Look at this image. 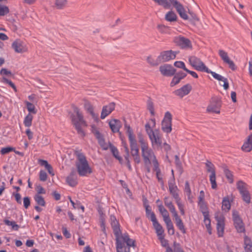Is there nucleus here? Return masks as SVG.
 <instances>
[{"instance_id":"nucleus-41","label":"nucleus","mask_w":252,"mask_h":252,"mask_svg":"<svg viewBox=\"0 0 252 252\" xmlns=\"http://www.w3.org/2000/svg\"><path fill=\"white\" fill-rule=\"evenodd\" d=\"M175 202L178 206V208L181 213V214L183 216L185 214V206L182 202L181 199L180 198L175 200Z\"/></svg>"},{"instance_id":"nucleus-28","label":"nucleus","mask_w":252,"mask_h":252,"mask_svg":"<svg viewBox=\"0 0 252 252\" xmlns=\"http://www.w3.org/2000/svg\"><path fill=\"white\" fill-rule=\"evenodd\" d=\"M184 192L188 197V199L190 203L193 202V196L192 194L189 184L188 181L185 182Z\"/></svg>"},{"instance_id":"nucleus-56","label":"nucleus","mask_w":252,"mask_h":252,"mask_svg":"<svg viewBox=\"0 0 252 252\" xmlns=\"http://www.w3.org/2000/svg\"><path fill=\"white\" fill-rule=\"evenodd\" d=\"M139 142L140 144L141 150L149 146L148 143L142 136L139 137Z\"/></svg>"},{"instance_id":"nucleus-31","label":"nucleus","mask_w":252,"mask_h":252,"mask_svg":"<svg viewBox=\"0 0 252 252\" xmlns=\"http://www.w3.org/2000/svg\"><path fill=\"white\" fill-rule=\"evenodd\" d=\"M158 5L163 6L164 8L169 9L171 8L172 4L171 0H153Z\"/></svg>"},{"instance_id":"nucleus-7","label":"nucleus","mask_w":252,"mask_h":252,"mask_svg":"<svg viewBox=\"0 0 252 252\" xmlns=\"http://www.w3.org/2000/svg\"><path fill=\"white\" fill-rule=\"evenodd\" d=\"M162 130L167 133H170L172 130V115L167 111L165 113L161 123Z\"/></svg>"},{"instance_id":"nucleus-2","label":"nucleus","mask_w":252,"mask_h":252,"mask_svg":"<svg viewBox=\"0 0 252 252\" xmlns=\"http://www.w3.org/2000/svg\"><path fill=\"white\" fill-rule=\"evenodd\" d=\"M76 166L77 172L80 176H87L92 173V170L85 156L82 153L77 154Z\"/></svg>"},{"instance_id":"nucleus-9","label":"nucleus","mask_w":252,"mask_h":252,"mask_svg":"<svg viewBox=\"0 0 252 252\" xmlns=\"http://www.w3.org/2000/svg\"><path fill=\"white\" fill-rule=\"evenodd\" d=\"M177 53V52L172 50L164 51L160 53L157 60L159 62H168L174 59Z\"/></svg>"},{"instance_id":"nucleus-6","label":"nucleus","mask_w":252,"mask_h":252,"mask_svg":"<svg viewBox=\"0 0 252 252\" xmlns=\"http://www.w3.org/2000/svg\"><path fill=\"white\" fill-rule=\"evenodd\" d=\"M189 61L190 64L198 71L205 72L208 68L200 59L195 56L189 57Z\"/></svg>"},{"instance_id":"nucleus-30","label":"nucleus","mask_w":252,"mask_h":252,"mask_svg":"<svg viewBox=\"0 0 252 252\" xmlns=\"http://www.w3.org/2000/svg\"><path fill=\"white\" fill-rule=\"evenodd\" d=\"M84 107L86 110H87L92 116L94 119H97V115L95 114L94 112V109L91 104L88 102L86 101L84 103Z\"/></svg>"},{"instance_id":"nucleus-57","label":"nucleus","mask_w":252,"mask_h":252,"mask_svg":"<svg viewBox=\"0 0 252 252\" xmlns=\"http://www.w3.org/2000/svg\"><path fill=\"white\" fill-rule=\"evenodd\" d=\"M174 65L177 67L183 69L185 71L187 70L185 63L182 61H176L174 63Z\"/></svg>"},{"instance_id":"nucleus-18","label":"nucleus","mask_w":252,"mask_h":252,"mask_svg":"<svg viewBox=\"0 0 252 252\" xmlns=\"http://www.w3.org/2000/svg\"><path fill=\"white\" fill-rule=\"evenodd\" d=\"M192 89L191 86L189 84H186L183 86L182 88L178 89L174 92V94L180 97H183L184 96L188 94Z\"/></svg>"},{"instance_id":"nucleus-55","label":"nucleus","mask_w":252,"mask_h":252,"mask_svg":"<svg viewBox=\"0 0 252 252\" xmlns=\"http://www.w3.org/2000/svg\"><path fill=\"white\" fill-rule=\"evenodd\" d=\"M39 179L41 181L44 182L47 179V174L44 170H41L39 173Z\"/></svg>"},{"instance_id":"nucleus-20","label":"nucleus","mask_w":252,"mask_h":252,"mask_svg":"<svg viewBox=\"0 0 252 252\" xmlns=\"http://www.w3.org/2000/svg\"><path fill=\"white\" fill-rule=\"evenodd\" d=\"M115 104L114 102H111L108 105L104 106L102 107V111L101 113V119H104L115 109Z\"/></svg>"},{"instance_id":"nucleus-19","label":"nucleus","mask_w":252,"mask_h":252,"mask_svg":"<svg viewBox=\"0 0 252 252\" xmlns=\"http://www.w3.org/2000/svg\"><path fill=\"white\" fill-rule=\"evenodd\" d=\"M159 70L162 75L167 76H172L176 72V70L172 65L167 64L160 66Z\"/></svg>"},{"instance_id":"nucleus-1","label":"nucleus","mask_w":252,"mask_h":252,"mask_svg":"<svg viewBox=\"0 0 252 252\" xmlns=\"http://www.w3.org/2000/svg\"><path fill=\"white\" fill-rule=\"evenodd\" d=\"M125 128L127 133L131 149V155L136 163H139L141 159L139 155V149L138 148L136 140L133 134V131L129 126L126 125Z\"/></svg>"},{"instance_id":"nucleus-17","label":"nucleus","mask_w":252,"mask_h":252,"mask_svg":"<svg viewBox=\"0 0 252 252\" xmlns=\"http://www.w3.org/2000/svg\"><path fill=\"white\" fill-rule=\"evenodd\" d=\"M151 221L153 222V225L156 230V233L158 236V238L164 236V230L163 227L158 221L155 214H152Z\"/></svg>"},{"instance_id":"nucleus-38","label":"nucleus","mask_w":252,"mask_h":252,"mask_svg":"<svg viewBox=\"0 0 252 252\" xmlns=\"http://www.w3.org/2000/svg\"><path fill=\"white\" fill-rule=\"evenodd\" d=\"M230 207L231 204L228 198H224L222 201V210L225 212H227L230 210Z\"/></svg>"},{"instance_id":"nucleus-3","label":"nucleus","mask_w":252,"mask_h":252,"mask_svg":"<svg viewBox=\"0 0 252 252\" xmlns=\"http://www.w3.org/2000/svg\"><path fill=\"white\" fill-rule=\"evenodd\" d=\"M141 155L145 165H149L152 162L154 165L158 163L154 151L149 146L141 150Z\"/></svg>"},{"instance_id":"nucleus-54","label":"nucleus","mask_w":252,"mask_h":252,"mask_svg":"<svg viewBox=\"0 0 252 252\" xmlns=\"http://www.w3.org/2000/svg\"><path fill=\"white\" fill-rule=\"evenodd\" d=\"M2 82L4 83L8 84L11 87L13 88L15 92L17 91L16 86L10 80H8L5 77H3Z\"/></svg>"},{"instance_id":"nucleus-40","label":"nucleus","mask_w":252,"mask_h":252,"mask_svg":"<svg viewBox=\"0 0 252 252\" xmlns=\"http://www.w3.org/2000/svg\"><path fill=\"white\" fill-rule=\"evenodd\" d=\"M109 148L110 149L111 152H112L114 157L118 159L120 162H121L122 158L119 156V152L117 148L111 144Z\"/></svg>"},{"instance_id":"nucleus-47","label":"nucleus","mask_w":252,"mask_h":252,"mask_svg":"<svg viewBox=\"0 0 252 252\" xmlns=\"http://www.w3.org/2000/svg\"><path fill=\"white\" fill-rule=\"evenodd\" d=\"M25 103L27 106L28 111L30 113L36 114V111H35V107L33 104L27 101H26Z\"/></svg>"},{"instance_id":"nucleus-33","label":"nucleus","mask_w":252,"mask_h":252,"mask_svg":"<svg viewBox=\"0 0 252 252\" xmlns=\"http://www.w3.org/2000/svg\"><path fill=\"white\" fill-rule=\"evenodd\" d=\"M165 19L168 22H175L177 20V16L174 12L173 11H170L166 14Z\"/></svg>"},{"instance_id":"nucleus-16","label":"nucleus","mask_w":252,"mask_h":252,"mask_svg":"<svg viewBox=\"0 0 252 252\" xmlns=\"http://www.w3.org/2000/svg\"><path fill=\"white\" fill-rule=\"evenodd\" d=\"M219 55L223 62L227 63L232 70H234L235 69V65L234 62L229 59L227 53L225 51L219 50Z\"/></svg>"},{"instance_id":"nucleus-5","label":"nucleus","mask_w":252,"mask_h":252,"mask_svg":"<svg viewBox=\"0 0 252 252\" xmlns=\"http://www.w3.org/2000/svg\"><path fill=\"white\" fill-rule=\"evenodd\" d=\"M116 246H119V244H121L123 248L127 247L129 248L130 247L134 246V241L130 239L126 233L120 234L116 238Z\"/></svg>"},{"instance_id":"nucleus-58","label":"nucleus","mask_w":252,"mask_h":252,"mask_svg":"<svg viewBox=\"0 0 252 252\" xmlns=\"http://www.w3.org/2000/svg\"><path fill=\"white\" fill-rule=\"evenodd\" d=\"M158 238L160 240L161 245L162 247H165L166 249H167L168 247H170L168 246V241L164 239V236L158 237Z\"/></svg>"},{"instance_id":"nucleus-15","label":"nucleus","mask_w":252,"mask_h":252,"mask_svg":"<svg viewBox=\"0 0 252 252\" xmlns=\"http://www.w3.org/2000/svg\"><path fill=\"white\" fill-rule=\"evenodd\" d=\"M174 42L182 48H189L191 46L189 40L183 36L175 37L174 39Z\"/></svg>"},{"instance_id":"nucleus-49","label":"nucleus","mask_w":252,"mask_h":252,"mask_svg":"<svg viewBox=\"0 0 252 252\" xmlns=\"http://www.w3.org/2000/svg\"><path fill=\"white\" fill-rule=\"evenodd\" d=\"M205 72L208 73H210L213 76V77L216 79L221 81L222 79H223V76L216 73L215 72L212 71L211 70L209 69L208 68L206 69Z\"/></svg>"},{"instance_id":"nucleus-48","label":"nucleus","mask_w":252,"mask_h":252,"mask_svg":"<svg viewBox=\"0 0 252 252\" xmlns=\"http://www.w3.org/2000/svg\"><path fill=\"white\" fill-rule=\"evenodd\" d=\"M9 12V10L7 6L0 4V16L6 15Z\"/></svg>"},{"instance_id":"nucleus-12","label":"nucleus","mask_w":252,"mask_h":252,"mask_svg":"<svg viewBox=\"0 0 252 252\" xmlns=\"http://www.w3.org/2000/svg\"><path fill=\"white\" fill-rule=\"evenodd\" d=\"M207 170L211 173L210 175V181L211 183L212 188L215 189L217 188V183L216 182V173L215 166L214 164L210 161H207L206 163Z\"/></svg>"},{"instance_id":"nucleus-4","label":"nucleus","mask_w":252,"mask_h":252,"mask_svg":"<svg viewBox=\"0 0 252 252\" xmlns=\"http://www.w3.org/2000/svg\"><path fill=\"white\" fill-rule=\"evenodd\" d=\"M74 112L76 114V116H72V123L78 133L83 136L84 133L81 126V124L84 123L83 116L77 107L74 108Z\"/></svg>"},{"instance_id":"nucleus-27","label":"nucleus","mask_w":252,"mask_h":252,"mask_svg":"<svg viewBox=\"0 0 252 252\" xmlns=\"http://www.w3.org/2000/svg\"><path fill=\"white\" fill-rule=\"evenodd\" d=\"M164 203L165 205L168 208L169 210L172 213V215L177 213L174 205L168 197H165L164 198Z\"/></svg>"},{"instance_id":"nucleus-21","label":"nucleus","mask_w":252,"mask_h":252,"mask_svg":"<svg viewBox=\"0 0 252 252\" xmlns=\"http://www.w3.org/2000/svg\"><path fill=\"white\" fill-rule=\"evenodd\" d=\"M110 223L113 229L114 233L116 238L118 236L121 234V232L120 229V224L115 216H110Z\"/></svg>"},{"instance_id":"nucleus-43","label":"nucleus","mask_w":252,"mask_h":252,"mask_svg":"<svg viewBox=\"0 0 252 252\" xmlns=\"http://www.w3.org/2000/svg\"><path fill=\"white\" fill-rule=\"evenodd\" d=\"M204 222L208 233L211 234L212 232L211 228V220L209 218V215H207L206 217H204Z\"/></svg>"},{"instance_id":"nucleus-35","label":"nucleus","mask_w":252,"mask_h":252,"mask_svg":"<svg viewBox=\"0 0 252 252\" xmlns=\"http://www.w3.org/2000/svg\"><path fill=\"white\" fill-rule=\"evenodd\" d=\"M164 221L166 224L168 234L171 235H174L175 231L174 226L171 219H169Z\"/></svg>"},{"instance_id":"nucleus-25","label":"nucleus","mask_w":252,"mask_h":252,"mask_svg":"<svg viewBox=\"0 0 252 252\" xmlns=\"http://www.w3.org/2000/svg\"><path fill=\"white\" fill-rule=\"evenodd\" d=\"M173 216L175 219L176 226L178 227L179 229L182 232V233H186V231L184 225L183 224L182 220L179 216L178 213L173 215Z\"/></svg>"},{"instance_id":"nucleus-36","label":"nucleus","mask_w":252,"mask_h":252,"mask_svg":"<svg viewBox=\"0 0 252 252\" xmlns=\"http://www.w3.org/2000/svg\"><path fill=\"white\" fill-rule=\"evenodd\" d=\"M198 206L204 217L209 215L207 206L205 202H198Z\"/></svg>"},{"instance_id":"nucleus-10","label":"nucleus","mask_w":252,"mask_h":252,"mask_svg":"<svg viewBox=\"0 0 252 252\" xmlns=\"http://www.w3.org/2000/svg\"><path fill=\"white\" fill-rule=\"evenodd\" d=\"M233 220L235 227L238 232L241 233L245 231V226L243 220L240 217L238 212L233 211L232 214Z\"/></svg>"},{"instance_id":"nucleus-45","label":"nucleus","mask_w":252,"mask_h":252,"mask_svg":"<svg viewBox=\"0 0 252 252\" xmlns=\"http://www.w3.org/2000/svg\"><path fill=\"white\" fill-rule=\"evenodd\" d=\"M32 116L30 113L28 114L24 120V124L25 126L27 127L31 126L32 124Z\"/></svg>"},{"instance_id":"nucleus-29","label":"nucleus","mask_w":252,"mask_h":252,"mask_svg":"<svg viewBox=\"0 0 252 252\" xmlns=\"http://www.w3.org/2000/svg\"><path fill=\"white\" fill-rule=\"evenodd\" d=\"M67 183L71 187H74L77 184V177L75 173L72 172L66 178Z\"/></svg>"},{"instance_id":"nucleus-34","label":"nucleus","mask_w":252,"mask_h":252,"mask_svg":"<svg viewBox=\"0 0 252 252\" xmlns=\"http://www.w3.org/2000/svg\"><path fill=\"white\" fill-rule=\"evenodd\" d=\"M98 143L102 148V149L104 150H106L109 149V147L111 145V144L110 142H108V143L105 142V140L102 135L101 136L99 137V138H97Z\"/></svg>"},{"instance_id":"nucleus-8","label":"nucleus","mask_w":252,"mask_h":252,"mask_svg":"<svg viewBox=\"0 0 252 252\" xmlns=\"http://www.w3.org/2000/svg\"><path fill=\"white\" fill-rule=\"evenodd\" d=\"M215 219L217 222V228L218 234L219 237L223 235L224 228V217L220 212H217L215 214Z\"/></svg>"},{"instance_id":"nucleus-63","label":"nucleus","mask_w":252,"mask_h":252,"mask_svg":"<svg viewBox=\"0 0 252 252\" xmlns=\"http://www.w3.org/2000/svg\"><path fill=\"white\" fill-rule=\"evenodd\" d=\"M168 186L169 191L173 189H177V187L175 185L174 179L169 181Z\"/></svg>"},{"instance_id":"nucleus-50","label":"nucleus","mask_w":252,"mask_h":252,"mask_svg":"<svg viewBox=\"0 0 252 252\" xmlns=\"http://www.w3.org/2000/svg\"><path fill=\"white\" fill-rule=\"evenodd\" d=\"M154 169L156 172L157 177L158 180L163 183L160 170L158 167V163L157 165H154Z\"/></svg>"},{"instance_id":"nucleus-64","label":"nucleus","mask_w":252,"mask_h":252,"mask_svg":"<svg viewBox=\"0 0 252 252\" xmlns=\"http://www.w3.org/2000/svg\"><path fill=\"white\" fill-rule=\"evenodd\" d=\"M174 252H184L179 244L176 242L174 243Z\"/></svg>"},{"instance_id":"nucleus-32","label":"nucleus","mask_w":252,"mask_h":252,"mask_svg":"<svg viewBox=\"0 0 252 252\" xmlns=\"http://www.w3.org/2000/svg\"><path fill=\"white\" fill-rule=\"evenodd\" d=\"M158 209L160 214L163 217L164 221L170 219L168 212L165 208H164L162 204L159 205L158 206Z\"/></svg>"},{"instance_id":"nucleus-61","label":"nucleus","mask_w":252,"mask_h":252,"mask_svg":"<svg viewBox=\"0 0 252 252\" xmlns=\"http://www.w3.org/2000/svg\"><path fill=\"white\" fill-rule=\"evenodd\" d=\"M92 131L94 134L96 138H98L102 136V134L94 126H92Z\"/></svg>"},{"instance_id":"nucleus-22","label":"nucleus","mask_w":252,"mask_h":252,"mask_svg":"<svg viewBox=\"0 0 252 252\" xmlns=\"http://www.w3.org/2000/svg\"><path fill=\"white\" fill-rule=\"evenodd\" d=\"M220 107L221 103L220 101L212 102L208 106L207 111L208 112L219 114L220 113Z\"/></svg>"},{"instance_id":"nucleus-51","label":"nucleus","mask_w":252,"mask_h":252,"mask_svg":"<svg viewBox=\"0 0 252 252\" xmlns=\"http://www.w3.org/2000/svg\"><path fill=\"white\" fill-rule=\"evenodd\" d=\"M224 172L225 175L226 177L230 183H232L233 181V175L230 171H229L227 169H224Z\"/></svg>"},{"instance_id":"nucleus-13","label":"nucleus","mask_w":252,"mask_h":252,"mask_svg":"<svg viewBox=\"0 0 252 252\" xmlns=\"http://www.w3.org/2000/svg\"><path fill=\"white\" fill-rule=\"evenodd\" d=\"M149 137L153 147L157 146L158 147L161 146V136L158 130L155 129V132L150 135Z\"/></svg>"},{"instance_id":"nucleus-14","label":"nucleus","mask_w":252,"mask_h":252,"mask_svg":"<svg viewBox=\"0 0 252 252\" xmlns=\"http://www.w3.org/2000/svg\"><path fill=\"white\" fill-rule=\"evenodd\" d=\"M12 47L16 52L19 53L25 52L28 50L26 43L20 39L14 41L12 44Z\"/></svg>"},{"instance_id":"nucleus-24","label":"nucleus","mask_w":252,"mask_h":252,"mask_svg":"<svg viewBox=\"0 0 252 252\" xmlns=\"http://www.w3.org/2000/svg\"><path fill=\"white\" fill-rule=\"evenodd\" d=\"M37 161L38 163L41 166L45 167V168L47 170L49 174H50L51 176H54L55 175L53 167L50 164L48 163L47 160L42 159H38Z\"/></svg>"},{"instance_id":"nucleus-52","label":"nucleus","mask_w":252,"mask_h":252,"mask_svg":"<svg viewBox=\"0 0 252 252\" xmlns=\"http://www.w3.org/2000/svg\"><path fill=\"white\" fill-rule=\"evenodd\" d=\"M13 151H14V148L11 147H6L1 148L0 153L1 155H5Z\"/></svg>"},{"instance_id":"nucleus-26","label":"nucleus","mask_w":252,"mask_h":252,"mask_svg":"<svg viewBox=\"0 0 252 252\" xmlns=\"http://www.w3.org/2000/svg\"><path fill=\"white\" fill-rule=\"evenodd\" d=\"M109 125L113 132H117L120 128V122L116 119H113L109 121Z\"/></svg>"},{"instance_id":"nucleus-23","label":"nucleus","mask_w":252,"mask_h":252,"mask_svg":"<svg viewBox=\"0 0 252 252\" xmlns=\"http://www.w3.org/2000/svg\"><path fill=\"white\" fill-rule=\"evenodd\" d=\"M242 150L245 152H249L252 150V133L247 137L242 146Z\"/></svg>"},{"instance_id":"nucleus-44","label":"nucleus","mask_w":252,"mask_h":252,"mask_svg":"<svg viewBox=\"0 0 252 252\" xmlns=\"http://www.w3.org/2000/svg\"><path fill=\"white\" fill-rule=\"evenodd\" d=\"M243 200L247 203L249 204L251 202V197L250 194L248 190L244 191L241 193H240Z\"/></svg>"},{"instance_id":"nucleus-11","label":"nucleus","mask_w":252,"mask_h":252,"mask_svg":"<svg viewBox=\"0 0 252 252\" xmlns=\"http://www.w3.org/2000/svg\"><path fill=\"white\" fill-rule=\"evenodd\" d=\"M171 7H174L180 16L184 20H188L189 17L183 5L177 0H171Z\"/></svg>"},{"instance_id":"nucleus-53","label":"nucleus","mask_w":252,"mask_h":252,"mask_svg":"<svg viewBox=\"0 0 252 252\" xmlns=\"http://www.w3.org/2000/svg\"><path fill=\"white\" fill-rule=\"evenodd\" d=\"M147 108L150 111L151 115H155V110L153 103L151 100H148L147 102Z\"/></svg>"},{"instance_id":"nucleus-39","label":"nucleus","mask_w":252,"mask_h":252,"mask_svg":"<svg viewBox=\"0 0 252 252\" xmlns=\"http://www.w3.org/2000/svg\"><path fill=\"white\" fill-rule=\"evenodd\" d=\"M67 3V0H55V6L57 9H63Z\"/></svg>"},{"instance_id":"nucleus-46","label":"nucleus","mask_w":252,"mask_h":252,"mask_svg":"<svg viewBox=\"0 0 252 252\" xmlns=\"http://www.w3.org/2000/svg\"><path fill=\"white\" fill-rule=\"evenodd\" d=\"M237 187L240 193L247 190V185L242 181H239L237 182Z\"/></svg>"},{"instance_id":"nucleus-60","label":"nucleus","mask_w":252,"mask_h":252,"mask_svg":"<svg viewBox=\"0 0 252 252\" xmlns=\"http://www.w3.org/2000/svg\"><path fill=\"white\" fill-rule=\"evenodd\" d=\"M116 250L117 252H130V249L129 248H123L121 244H119V246H116Z\"/></svg>"},{"instance_id":"nucleus-62","label":"nucleus","mask_w":252,"mask_h":252,"mask_svg":"<svg viewBox=\"0 0 252 252\" xmlns=\"http://www.w3.org/2000/svg\"><path fill=\"white\" fill-rule=\"evenodd\" d=\"M123 145L124 146V147L125 148V152L126 153V155L125 157V159L126 160V162L128 161H130L129 159V149L128 148L126 144V143L123 142Z\"/></svg>"},{"instance_id":"nucleus-42","label":"nucleus","mask_w":252,"mask_h":252,"mask_svg":"<svg viewBox=\"0 0 252 252\" xmlns=\"http://www.w3.org/2000/svg\"><path fill=\"white\" fill-rule=\"evenodd\" d=\"M34 199L36 203L41 206L45 205V201L42 196L39 194H35L34 196Z\"/></svg>"},{"instance_id":"nucleus-37","label":"nucleus","mask_w":252,"mask_h":252,"mask_svg":"<svg viewBox=\"0 0 252 252\" xmlns=\"http://www.w3.org/2000/svg\"><path fill=\"white\" fill-rule=\"evenodd\" d=\"M244 245L246 252H252V242L251 240L247 236L244 238Z\"/></svg>"},{"instance_id":"nucleus-59","label":"nucleus","mask_w":252,"mask_h":252,"mask_svg":"<svg viewBox=\"0 0 252 252\" xmlns=\"http://www.w3.org/2000/svg\"><path fill=\"white\" fill-rule=\"evenodd\" d=\"M178 190L177 189H173L169 191L170 194L172 195L173 197L174 198L175 200L180 198L179 195L178 193Z\"/></svg>"}]
</instances>
